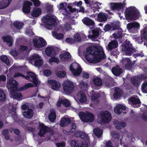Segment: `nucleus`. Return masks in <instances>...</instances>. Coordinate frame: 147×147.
Listing matches in <instances>:
<instances>
[{
    "label": "nucleus",
    "mask_w": 147,
    "mask_h": 147,
    "mask_svg": "<svg viewBox=\"0 0 147 147\" xmlns=\"http://www.w3.org/2000/svg\"><path fill=\"white\" fill-rule=\"evenodd\" d=\"M86 61L89 63H96L106 58L103 49L100 46H91L84 53Z\"/></svg>",
    "instance_id": "1"
},
{
    "label": "nucleus",
    "mask_w": 147,
    "mask_h": 147,
    "mask_svg": "<svg viewBox=\"0 0 147 147\" xmlns=\"http://www.w3.org/2000/svg\"><path fill=\"white\" fill-rule=\"evenodd\" d=\"M43 20L45 27L48 29H51L56 24L55 17L53 16H45L43 17Z\"/></svg>",
    "instance_id": "2"
},
{
    "label": "nucleus",
    "mask_w": 147,
    "mask_h": 147,
    "mask_svg": "<svg viewBox=\"0 0 147 147\" xmlns=\"http://www.w3.org/2000/svg\"><path fill=\"white\" fill-rule=\"evenodd\" d=\"M141 16L139 11L134 6L129 7V21L138 20Z\"/></svg>",
    "instance_id": "3"
},
{
    "label": "nucleus",
    "mask_w": 147,
    "mask_h": 147,
    "mask_svg": "<svg viewBox=\"0 0 147 147\" xmlns=\"http://www.w3.org/2000/svg\"><path fill=\"white\" fill-rule=\"evenodd\" d=\"M28 76L25 77L21 73H17L13 76V77H22L25 78L27 80H29L31 81L34 83L35 86H37L38 82L35 74L32 72H29L28 73Z\"/></svg>",
    "instance_id": "4"
},
{
    "label": "nucleus",
    "mask_w": 147,
    "mask_h": 147,
    "mask_svg": "<svg viewBox=\"0 0 147 147\" xmlns=\"http://www.w3.org/2000/svg\"><path fill=\"white\" fill-rule=\"evenodd\" d=\"M63 91L66 94H68L74 90V85L73 82L70 80H67L64 81L63 84Z\"/></svg>",
    "instance_id": "5"
},
{
    "label": "nucleus",
    "mask_w": 147,
    "mask_h": 147,
    "mask_svg": "<svg viewBox=\"0 0 147 147\" xmlns=\"http://www.w3.org/2000/svg\"><path fill=\"white\" fill-rule=\"evenodd\" d=\"M69 69L71 73L75 77L79 76L82 71V68L80 65L76 62L73 63L71 65Z\"/></svg>",
    "instance_id": "6"
},
{
    "label": "nucleus",
    "mask_w": 147,
    "mask_h": 147,
    "mask_svg": "<svg viewBox=\"0 0 147 147\" xmlns=\"http://www.w3.org/2000/svg\"><path fill=\"white\" fill-rule=\"evenodd\" d=\"M79 116L82 121L84 122H92L94 120V115L91 113L80 112Z\"/></svg>",
    "instance_id": "7"
},
{
    "label": "nucleus",
    "mask_w": 147,
    "mask_h": 147,
    "mask_svg": "<svg viewBox=\"0 0 147 147\" xmlns=\"http://www.w3.org/2000/svg\"><path fill=\"white\" fill-rule=\"evenodd\" d=\"M32 43L34 47L38 49L45 47L47 44L46 41L41 37H40L38 39L34 38L33 40Z\"/></svg>",
    "instance_id": "8"
},
{
    "label": "nucleus",
    "mask_w": 147,
    "mask_h": 147,
    "mask_svg": "<svg viewBox=\"0 0 147 147\" xmlns=\"http://www.w3.org/2000/svg\"><path fill=\"white\" fill-rule=\"evenodd\" d=\"M18 85L17 82L14 80L12 78L7 80V86L11 92L16 90Z\"/></svg>",
    "instance_id": "9"
},
{
    "label": "nucleus",
    "mask_w": 147,
    "mask_h": 147,
    "mask_svg": "<svg viewBox=\"0 0 147 147\" xmlns=\"http://www.w3.org/2000/svg\"><path fill=\"white\" fill-rule=\"evenodd\" d=\"M111 114L107 111L102 112L101 114V123H108L111 119Z\"/></svg>",
    "instance_id": "10"
},
{
    "label": "nucleus",
    "mask_w": 147,
    "mask_h": 147,
    "mask_svg": "<svg viewBox=\"0 0 147 147\" xmlns=\"http://www.w3.org/2000/svg\"><path fill=\"white\" fill-rule=\"evenodd\" d=\"M133 38L136 39L139 42H142L144 39L145 40H147V27H145L141 31V36H137L136 35L134 36Z\"/></svg>",
    "instance_id": "11"
},
{
    "label": "nucleus",
    "mask_w": 147,
    "mask_h": 147,
    "mask_svg": "<svg viewBox=\"0 0 147 147\" xmlns=\"http://www.w3.org/2000/svg\"><path fill=\"white\" fill-rule=\"evenodd\" d=\"M76 100L81 103L86 102L87 101L86 96L82 91H79L77 93Z\"/></svg>",
    "instance_id": "12"
},
{
    "label": "nucleus",
    "mask_w": 147,
    "mask_h": 147,
    "mask_svg": "<svg viewBox=\"0 0 147 147\" xmlns=\"http://www.w3.org/2000/svg\"><path fill=\"white\" fill-rule=\"evenodd\" d=\"M91 103L90 104V106L91 107L94 108L96 106V105L98 102V98L99 97V95L97 93H93L91 92Z\"/></svg>",
    "instance_id": "13"
},
{
    "label": "nucleus",
    "mask_w": 147,
    "mask_h": 147,
    "mask_svg": "<svg viewBox=\"0 0 147 147\" xmlns=\"http://www.w3.org/2000/svg\"><path fill=\"white\" fill-rule=\"evenodd\" d=\"M32 59L34 60V65L36 66H40L42 65L43 61L40 57L37 54H34L32 56Z\"/></svg>",
    "instance_id": "14"
},
{
    "label": "nucleus",
    "mask_w": 147,
    "mask_h": 147,
    "mask_svg": "<svg viewBox=\"0 0 147 147\" xmlns=\"http://www.w3.org/2000/svg\"><path fill=\"white\" fill-rule=\"evenodd\" d=\"M140 26V24L138 22L129 23V32L135 33L136 32V29L139 28Z\"/></svg>",
    "instance_id": "15"
},
{
    "label": "nucleus",
    "mask_w": 147,
    "mask_h": 147,
    "mask_svg": "<svg viewBox=\"0 0 147 147\" xmlns=\"http://www.w3.org/2000/svg\"><path fill=\"white\" fill-rule=\"evenodd\" d=\"M48 83L51 85V88L54 90H57L61 87L60 84L55 80H49Z\"/></svg>",
    "instance_id": "16"
},
{
    "label": "nucleus",
    "mask_w": 147,
    "mask_h": 147,
    "mask_svg": "<svg viewBox=\"0 0 147 147\" xmlns=\"http://www.w3.org/2000/svg\"><path fill=\"white\" fill-rule=\"evenodd\" d=\"M59 57L62 62H65L70 60L71 56L68 52H65L64 53L61 54Z\"/></svg>",
    "instance_id": "17"
},
{
    "label": "nucleus",
    "mask_w": 147,
    "mask_h": 147,
    "mask_svg": "<svg viewBox=\"0 0 147 147\" xmlns=\"http://www.w3.org/2000/svg\"><path fill=\"white\" fill-rule=\"evenodd\" d=\"M129 101L131 102L132 104L136 105L134 106L135 108H139L141 105L140 99L134 96L131 97L129 98Z\"/></svg>",
    "instance_id": "18"
},
{
    "label": "nucleus",
    "mask_w": 147,
    "mask_h": 147,
    "mask_svg": "<svg viewBox=\"0 0 147 147\" xmlns=\"http://www.w3.org/2000/svg\"><path fill=\"white\" fill-rule=\"evenodd\" d=\"M39 127L40 130L38 134L41 137L43 136L48 131L49 128L42 124H40Z\"/></svg>",
    "instance_id": "19"
},
{
    "label": "nucleus",
    "mask_w": 147,
    "mask_h": 147,
    "mask_svg": "<svg viewBox=\"0 0 147 147\" xmlns=\"http://www.w3.org/2000/svg\"><path fill=\"white\" fill-rule=\"evenodd\" d=\"M66 107H69L70 105L69 102L67 99H59L57 103V106L60 107L62 104Z\"/></svg>",
    "instance_id": "20"
},
{
    "label": "nucleus",
    "mask_w": 147,
    "mask_h": 147,
    "mask_svg": "<svg viewBox=\"0 0 147 147\" xmlns=\"http://www.w3.org/2000/svg\"><path fill=\"white\" fill-rule=\"evenodd\" d=\"M141 79L139 77H135L131 79L132 84L134 86L138 87L141 82Z\"/></svg>",
    "instance_id": "21"
},
{
    "label": "nucleus",
    "mask_w": 147,
    "mask_h": 147,
    "mask_svg": "<svg viewBox=\"0 0 147 147\" xmlns=\"http://www.w3.org/2000/svg\"><path fill=\"white\" fill-rule=\"evenodd\" d=\"M45 52L48 56H52L56 55V53L53 47H49L45 49Z\"/></svg>",
    "instance_id": "22"
},
{
    "label": "nucleus",
    "mask_w": 147,
    "mask_h": 147,
    "mask_svg": "<svg viewBox=\"0 0 147 147\" xmlns=\"http://www.w3.org/2000/svg\"><path fill=\"white\" fill-rule=\"evenodd\" d=\"M110 6L112 10H116L119 11L121 9L123 6V5L121 3H111Z\"/></svg>",
    "instance_id": "23"
},
{
    "label": "nucleus",
    "mask_w": 147,
    "mask_h": 147,
    "mask_svg": "<svg viewBox=\"0 0 147 147\" xmlns=\"http://www.w3.org/2000/svg\"><path fill=\"white\" fill-rule=\"evenodd\" d=\"M107 17V14L99 13L97 15V20L100 22H103L106 21Z\"/></svg>",
    "instance_id": "24"
},
{
    "label": "nucleus",
    "mask_w": 147,
    "mask_h": 147,
    "mask_svg": "<svg viewBox=\"0 0 147 147\" xmlns=\"http://www.w3.org/2000/svg\"><path fill=\"white\" fill-rule=\"evenodd\" d=\"M32 5V3L28 1H26L24 3L23 7L24 12L29 13L30 11V6Z\"/></svg>",
    "instance_id": "25"
},
{
    "label": "nucleus",
    "mask_w": 147,
    "mask_h": 147,
    "mask_svg": "<svg viewBox=\"0 0 147 147\" xmlns=\"http://www.w3.org/2000/svg\"><path fill=\"white\" fill-rule=\"evenodd\" d=\"M112 71L113 73L116 76H119L123 73L122 70L118 65L113 68Z\"/></svg>",
    "instance_id": "26"
},
{
    "label": "nucleus",
    "mask_w": 147,
    "mask_h": 147,
    "mask_svg": "<svg viewBox=\"0 0 147 147\" xmlns=\"http://www.w3.org/2000/svg\"><path fill=\"white\" fill-rule=\"evenodd\" d=\"M126 109L125 107L121 104L117 105L114 108L115 112L118 114L121 113L122 110H125Z\"/></svg>",
    "instance_id": "27"
},
{
    "label": "nucleus",
    "mask_w": 147,
    "mask_h": 147,
    "mask_svg": "<svg viewBox=\"0 0 147 147\" xmlns=\"http://www.w3.org/2000/svg\"><path fill=\"white\" fill-rule=\"evenodd\" d=\"M11 0H0V9L4 8L8 6Z\"/></svg>",
    "instance_id": "28"
},
{
    "label": "nucleus",
    "mask_w": 147,
    "mask_h": 147,
    "mask_svg": "<svg viewBox=\"0 0 147 147\" xmlns=\"http://www.w3.org/2000/svg\"><path fill=\"white\" fill-rule=\"evenodd\" d=\"M41 13V10L40 8L35 7L32 12L31 15L33 16L37 17L40 15Z\"/></svg>",
    "instance_id": "29"
},
{
    "label": "nucleus",
    "mask_w": 147,
    "mask_h": 147,
    "mask_svg": "<svg viewBox=\"0 0 147 147\" xmlns=\"http://www.w3.org/2000/svg\"><path fill=\"white\" fill-rule=\"evenodd\" d=\"M82 21L83 23L87 26H93L94 24V22L88 17L84 18Z\"/></svg>",
    "instance_id": "30"
},
{
    "label": "nucleus",
    "mask_w": 147,
    "mask_h": 147,
    "mask_svg": "<svg viewBox=\"0 0 147 147\" xmlns=\"http://www.w3.org/2000/svg\"><path fill=\"white\" fill-rule=\"evenodd\" d=\"M122 92L121 90L119 88H116L114 90V93L113 96L115 99L120 98L122 95Z\"/></svg>",
    "instance_id": "31"
},
{
    "label": "nucleus",
    "mask_w": 147,
    "mask_h": 147,
    "mask_svg": "<svg viewBox=\"0 0 147 147\" xmlns=\"http://www.w3.org/2000/svg\"><path fill=\"white\" fill-rule=\"evenodd\" d=\"M3 40L4 42H7V44L9 47L11 46L13 43V40L12 38L9 36H4L3 37Z\"/></svg>",
    "instance_id": "32"
},
{
    "label": "nucleus",
    "mask_w": 147,
    "mask_h": 147,
    "mask_svg": "<svg viewBox=\"0 0 147 147\" xmlns=\"http://www.w3.org/2000/svg\"><path fill=\"white\" fill-rule=\"evenodd\" d=\"M23 114L26 118H30L33 116V111L32 109H28L27 111L23 112Z\"/></svg>",
    "instance_id": "33"
},
{
    "label": "nucleus",
    "mask_w": 147,
    "mask_h": 147,
    "mask_svg": "<svg viewBox=\"0 0 147 147\" xmlns=\"http://www.w3.org/2000/svg\"><path fill=\"white\" fill-rule=\"evenodd\" d=\"M71 122V120L68 118H63L61 121L60 125L61 126H64L69 124Z\"/></svg>",
    "instance_id": "34"
},
{
    "label": "nucleus",
    "mask_w": 147,
    "mask_h": 147,
    "mask_svg": "<svg viewBox=\"0 0 147 147\" xmlns=\"http://www.w3.org/2000/svg\"><path fill=\"white\" fill-rule=\"evenodd\" d=\"M118 46V43L115 41H112L109 43L108 45L109 50H111L116 48Z\"/></svg>",
    "instance_id": "35"
},
{
    "label": "nucleus",
    "mask_w": 147,
    "mask_h": 147,
    "mask_svg": "<svg viewBox=\"0 0 147 147\" xmlns=\"http://www.w3.org/2000/svg\"><path fill=\"white\" fill-rule=\"evenodd\" d=\"M12 97L13 98L18 99L22 97V96L21 93L16 91H13L11 92Z\"/></svg>",
    "instance_id": "36"
},
{
    "label": "nucleus",
    "mask_w": 147,
    "mask_h": 147,
    "mask_svg": "<svg viewBox=\"0 0 147 147\" xmlns=\"http://www.w3.org/2000/svg\"><path fill=\"white\" fill-rule=\"evenodd\" d=\"M56 117V115L55 111L53 109L51 110L49 115V119L51 121L53 122L55 120Z\"/></svg>",
    "instance_id": "37"
},
{
    "label": "nucleus",
    "mask_w": 147,
    "mask_h": 147,
    "mask_svg": "<svg viewBox=\"0 0 147 147\" xmlns=\"http://www.w3.org/2000/svg\"><path fill=\"white\" fill-rule=\"evenodd\" d=\"M89 34L88 36V38H92L96 36H97L98 35V32L93 30H90L89 31Z\"/></svg>",
    "instance_id": "38"
},
{
    "label": "nucleus",
    "mask_w": 147,
    "mask_h": 147,
    "mask_svg": "<svg viewBox=\"0 0 147 147\" xmlns=\"http://www.w3.org/2000/svg\"><path fill=\"white\" fill-rule=\"evenodd\" d=\"M71 128L70 129V131L68 132L67 131L63 129V133L66 135H69V133L74 132L76 129V126L75 124L74 123H72L71 124Z\"/></svg>",
    "instance_id": "39"
},
{
    "label": "nucleus",
    "mask_w": 147,
    "mask_h": 147,
    "mask_svg": "<svg viewBox=\"0 0 147 147\" xmlns=\"http://www.w3.org/2000/svg\"><path fill=\"white\" fill-rule=\"evenodd\" d=\"M80 143V141L76 140H71L70 142V144L72 147H79Z\"/></svg>",
    "instance_id": "40"
},
{
    "label": "nucleus",
    "mask_w": 147,
    "mask_h": 147,
    "mask_svg": "<svg viewBox=\"0 0 147 147\" xmlns=\"http://www.w3.org/2000/svg\"><path fill=\"white\" fill-rule=\"evenodd\" d=\"M93 132L94 134L99 138L101 136L102 133V130L98 128L94 129L93 130Z\"/></svg>",
    "instance_id": "41"
},
{
    "label": "nucleus",
    "mask_w": 147,
    "mask_h": 147,
    "mask_svg": "<svg viewBox=\"0 0 147 147\" xmlns=\"http://www.w3.org/2000/svg\"><path fill=\"white\" fill-rule=\"evenodd\" d=\"M93 82L94 84L96 86H100L102 85V80L99 78H94L93 80Z\"/></svg>",
    "instance_id": "42"
},
{
    "label": "nucleus",
    "mask_w": 147,
    "mask_h": 147,
    "mask_svg": "<svg viewBox=\"0 0 147 147\" xmlns=\"http://www.w3.org/2000/svg\"><path fill=\"white\" fill-rule=\"evenodd\" d=\"M53 35L58 40L62 39L64 36L63 34L62 33H58L54 32H53Z\"/></svg>",
    "instance_id": "43"
},
{
    "label": "nucleus",
    "mask_w": 147,
    "mask_h": 147,
    "mask_svg": "<svg viewBox=\"0 0 147 147\" xmlns=\"http://www.w3.org/2000/svg\"><path fill=\"white\" fill-rule=\"evenodd\" d=\"M136 50L132 46V45L131 43H130L129 41V55L131 56L132 54H135L136 53Z\"/></svg>",
    "instance_id": "44"
},
{
    "label": "nucleus",
    "mask_w": 147,
    "mask_h": 147,
    "mask_svg": "<svg viewBox=\"0 0 147 147\" xmlns=\"http://www.w3.org/2000/svg\"><path fill=\"white\" fill-rule=\"evenodd\" d=\"M66 75V72L64 71H59L56 73V76L60 78L64 77Z\"/></svg>",
    "instance_id": "45"
},
{
    "label": "nucleus",
    "mask_w": 147,
    "mask_h": 147,
    "mask_svg": "<svg viewBox=\"0 0 147 147\" xmlns=\"http://www.w3.org/2000/svg\"><path fill=\"white\" fill-rule=\"evenodd\" d=\"M59 62V61L58 58L55 57H53L49 59L48 62L49 64H51L53 62L58 63Z\"/></svg>",
    "instance_id": "46"
},
{
    "label": "nucleus",
    "mask_w": 147,
    "mask_h": 147,
    "mask_svg": "<svg viewBox=\"0 0 147 147\" xmlns=\"http://www.w3.org/2000/svg\"><path fill=\"white\" fill-rule=\"evenodd\" d=\"M62 27L63 30L65 31H69L71 29L70 25L67 23H66L63 25Z\"/></svg>",
    "instance_id": "47"
},
{
    "label": "nucleus",
    "mask_w": 147,
    "mask_h": 147,
    "mask_svg": "<svg viewBox=\"0 0 147 147\" xmlns=\"http://www.w3.org/2000/svg\"><path fill=\"white\" fill-rule=\"evenodd\" d=\"M122 63L123 65L127 69L129 68V59L127 58H125L123 59Z\"/></svg>",
    "instance_id": "48"
},
{
    "label": "nucleus",
    "mask_w": 147,
    "mask_h": 147,
    "mask_svg": "<svg viewBox=\"0 0 147 147\" xmlns=\"http://www.w3.org/2000/svg\"><path fill=\"white\" fill-rule=\"evenodd\" d=\"M24 24L22 22L18 21H16L14 23V25L16 28L20 29L22 28Z\"/></svg>",
    "instance_id": "49"
},
{
    "label": "nucleus",
    "mask_w": 147,
    "mask_h": 147,
    "mask_svg": "<svg viewBox=\"0 0 147 147\" xmlns=\"http://www.w3.org/2000/svg\"><path fill=\"white\" fill-rule=\"evenodd\" d=\"M0 59L1 60L5 63L7 65H9L10 64V62H9L7 57L5 55L2 56L1 57Z\"/></svg>",
    "instance_id": "50"
},
{
    "label": "nucleus",
    "mask_w": 147,
    "mask_h": 147,
    "mask_svg": "<svg viewBox=\"0 0 147 147\" xmlns=\"http://www.w3.org/2000/svg\"><path fill=\"white\" fill-rule=\"evenodd\" d=\"M100 5V4L97 2L93 3L92 5H91V7L94 10H96L100 8L99 5Z\"/></svg>",
    "instance_id": "51"
},
{
    "label": "nucleus",
    "mask_w": 147,
    "mask_h": 147,
    "mask_svg": "<svg viewBox=\"0 0 147 147\" xmlns=\"http://www.w3.org/2000/svg\"><path fill=\"white\" fill-rule=\"evenodd\" d=\"M142 90L145 93H147V82H144L142 85Z\"/></svg>",
    "instance_id": "52"
},
{
    "label": "nucleus",
    "mask_w": 147,
    "mask_h": 147,
    "mask_svg": "<svg viewBox=\"0 0 147 147\" xmlns=\"http://www.w3.org/2000/svg\"><path fill=\"white\" fill-rule=\"evenodd\" d=\"M74 40L75 42H80L81 40V38L80 34L78 33H76L74 36Z\"/></svg>",
    "instance_id": "53"
},
{
    "label": "nucleus",
    "mask_w": 147,
    "mask_h": 147,
    "mask_svg": "<svg viewBox=\"0 0 147 147\" xmlns=\"http://www.w3.org/2000/svg\"><path fill=\"white\" fill-rule=\"evenodd\" d=\"M114 38L117 39L121 38L122 37V33L121 31L117 33H115L113 34Z\"/></svg>",
    "instance_id": "54"
},
{
    "label": "nucleus",
    "mask_w": 147,
    "mask_h": 147,
    "mask_svg": "<svg viewBox=\"0 0 147 147\" xmlns=\"http://www.w3.org/2000/svg\"><path fill=\"white\" fill-rule=\"evenodd\" d=\"M5 99V95L3 91L0 90V100H4Z\"/></svg>",
    "instance_id": "55"
},
{
    "label": "nucleus",
    "mask_w": 147,
    "mask_h": 147,
    "mask_svg": "<svg viewBox=\"0 0 147 147\" xmlns=\"http://www.w3.org/2000/svg\"><path fill=\"white\" fill-rule=\"evenodd\" d=\"M111 134L112 137L115 138H119L120 137L119 134L114 131H111Z\"/></svg>",
    "instance_id": "56"
},
{
    "label": "nucleus",
    "mask_w": 147,
    "mask_h": 147,
    "mask_svg": "<svg viewBox=\"0 0 147 147\" xmlns=\"http://www.w3.org/2000/svg\"><path fill=\"white\" fill-rule=\"evenodd\" d=\"M34 87V85L32 83H28L25 85L23 87V90H25L28 88Z\"/></svg>",
    "instance_id": "57"
},
{
    "label": "nucleus",
    "mask_w": 147,
    "mask_h": 147,
    "mask_svg": "<svg viewBox=\"0 0 147 147\" xmlns=\"http://www.w3.org/2000/svg\"><path fill=\"white\" fill-rule=\"evenodd\" d=\"M44 74L45 76H49L51 74L52 72L50 70L46 69L44 71Z\"/></svg>",
    "instance_id": "58"
},
{
    "label": "nucleus",
    "mask_w": 147,
    "mask_h": 147,
    "mask_svg": "<svg viewBox=\"0 0 147 147\" xmlns=\"http://www.w3.org/2000/svg\"><path fill=\"white\" fill-rule=\"evenodd\" d=\"M125 126V124L121 122L119 124H117L116 125V128L119 129H121V126L122 127H124Z\"/></svg>",
    "instance_id": "59"
},
{
    "label": "nucleus",
    "mask_w": 147,
    "mask_h": 147,
    "mask_svg": "<svg viewBox=\"0 0 147 147\" xmlns=\"http://www.w3.org/2000/svg\"><path fill=\"white\" fill-rule=\"evenodd\" d=\"M88 146V143L84 141V142H81V141L79 147H87Z\"/></svg>",
    "instance_id": "60"
},
{
    "label": "nucleus",
    "mask_w": 147,
    "mask_h": 147,
    "mask_svg": "<svg viewBox=\"0 0 147 147\" xmlns=\"http://www.w3.org/2000/svg\"><path fill=\"white\" fill-rule=\"evenodd\" d=\"M80 138L85 140H87L88 139V135L86 133L82 132Z\"/></svg>",
    "instance_id": "61"
},
{
    "label": "nucleus",
    "mask_w": 147,
    "mask_h": 147,
    "mask_svg": "<svg viewBox=\"0 0 147 147\" xmlns=\"http://www.w3.org/2000/svg\"><path fill=\"white\" fill-rule=\"evenodd\" d=\"M80 86L83 89H85L88 86V84L86 83H84L83 82H81L80 84Z\"/></svg>",
    "instance_id": "62"
},
{
    "label": "nucleus",
    "mask_w": 147,
    "mask_h": 147,
    "mask_svg": "<svg viewBox=\"0 0 147 147\" xmlns=\"http://www.w3.org/2000/svg\"><path fill=\"white\" fill-rule=\"evenodd\" d=\"M34 3V5L35 6H38L40 5V2L39 0H31Z\"/></svg>",
    "instance_id": "63"
},
{
    "label": "nucleus",
    "mask_w": 147,
    "mask_h": 147,
    "mask_svg": "<svg viewBox=\"0 0 147 147\" xmlns=\"http://www.w3.org/2000/svg\"><path fill=\"white\" fill-rule=\"evenodd\" d=\"M56 145L57 147H65V142L58 143L56 144Z\"/></svg>",
    "instance_id": "64"
}]
</instances>
